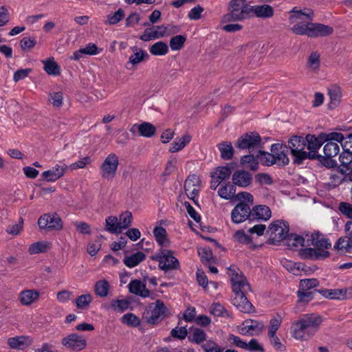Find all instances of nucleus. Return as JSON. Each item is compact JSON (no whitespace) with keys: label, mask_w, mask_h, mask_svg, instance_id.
<instances>
[{"label":"nucleus","mask_w":352,"mask_h":352,"mask_svg":"<svg viewBox=\"0 0 352 352\" xmlns=\"http://www.w3.org/2000/svg\"><path fill=\"white\" fill-rule=\"evenodd\" d=\"M229 271L232 272L231 282L234 294L232 304L241 312H254V307L246 297L247 292L251 290L246 278L242 273L239 274L236 272V266H231Z\"/></svg>","instance_id":"f257e3e1"},{"label":"nucleus","mask_w":352,"mask_h":352,"mask_svg":"<svg viewBox=\"0 0 352 352\" xmlns=\"http://www.w3.org/2000/svg\"><path fill=\"white\" fill-rule=\"evenodd\" d=\"M322 317L316 314H305L294 321L291 327L292 336L299 340H308L318 331Z\"/></svg>","instance_id":"f03ea898"},{"label":"nucleus","mask_w":352,"mask_h":352,"mask_svg":"<svg viewBox=\"0 0 352 352\" xmlns=\"http://www.w3.org/2000/svg\"><path fill=\"white\" fill-rule=\"evenodd\" d=\"M228 13L223 15V23L243 21L251 18L252 8L246 0H231L229 3Z\"/></svg>","instance_id":"7ed1b4c3"},{"label":"nucleus","mask_w":352,"mask_h":352,"mask_svg":"<svg viewBox=\"0 0 352 352\" xmlns=\"http://www.w3.org/2000/svg\"><path fill=\"white\" fill-rule=\"evenodd\" d=\"M288 146L294 157V163L301 164L304 160L310 158V153L305 151L306 141L301 136L294 135L288 141Z\"/></svg>","instance_id":"20e7f679"},{"label":"nucleus","mask_w":352,"mask_h":352,"mask_svg":"<svg viewBox=\"0 0 352 352\" xmlns=\"http://www.w3.org/2000/svg\"><path fill=\"white\" fill-rule=\"evenodd\" d=\"M342 138L341 133L331 132L329 133H321L318 136L308 134L306 135L305 140L306 144H307L309 153H317L318 150L327 140H341Z\"/></svg>","instance_id":"39448f33"},{"label":"nucleus","mask_w":352,"mask_h":352,"mask_svg":"<svg viewBox=\"0 0 352 352\" xmlns=\"http://www.w3.org/2000/svg\"><path fill=\"white\" fill-rule=\"evenodd\" d=\"M235 146L240 150L248 149L249 153H256L260 148H263L261 138L256 132H249L242 135L236 141Z\"/></svg>","instance_id":"423d86ee"},{"label":"nucleus","mask_w":352,"mask_h":352,"mask_svg":"<svg viewBox=\"0 0 352 352\" xmlns=\"http://www.w3.org/2000/svg\"><path fill=\"white\" fill-rule=\"evenodd\" d=\"M289 230V224L284 221L276 220L272 222L267 231L270 236V243L277 245L280 241L285 240Z\"/></svg>","instance_id":"0eeeda50"},{"label":"nucleus","mask_w":352,"mask_h":352,"mask_svg":"<svg viewBox=\"0 0 352 352\" xmlns=\"http://www.w3.org/2000/svg\"><path fill=\"white\" fill-rule=\"evenodd\" d=\"M152 258L159 262V267L164 272L176 270L179 267V261L169 250L160 249Z\"/></svg>","instance_id":"6e6552de"},{"label":"nucleus","mask_w":352,"mask_h":352,"mask_svg":"<svg viewBox=\"0 0 352 352\" xmlns=\"http://www.w3.org/2000/svg\"><path fill=\"white\" fill-rule=\"evenodd\" d=\"M119 160L115 153L109 154L100 166L101 176L107 179H112L116 175Z\"/></svg>","instance_id":"1a4fd4ad"},{"label":"nucleus","mask_w":352,"mask_h":352,"mask_svg":"<svg viewBox=\"0 0 352 352\" xmlns=\"http://www.w3.org/2000/svg\"><path fill=\"white\" fill-rule=\"evenodd\" d=\"M155 304V307L151 309L150 313L147 312V315L146 316L147 322L152 324L160 322L167 316L168 312V308L162 300H157Z\"/></svg>","instance_id":"9d476101"},{"label":"nucleus","mask_w":352,"mask_h":352,"mask_svg":"<svg viewBox=\"0 0 352 352\" xmlns=\"http://www.w3.org/2000/svg\"><path fill=\"white\" fill-rule=\"evenodd\" d=\"M38 225L41 229L59 230L63 228L62 220L56 213L42 215L38 220Z\"/></svg>","instance_id":"9b49d317"},{"label":"nucleus","mask_w":352,"mask_h":352,"mask_svg":"<svg viewBox=\"0 0 352 352\" xmlns=\"http://www.w3.org/2000/svg\"><path fill=\"white\" fill-rule=\"evenodd\" d=\"M252 210L248 204L243 201L239 203L231 212L232 221L234 223H240L248 219L250 221Z\"/></svg>","instance_id":"f8f14e48"},{"label":"nucleus","mask_w":352,"mask_h":352,"mask_svg":"<svg viewBox=\"0 0 352 352\" xmlns=\"http://www.w3.org/2000/svg\"><path fill=\"white\" fill-rule=\"evenodd\" d=\"M298 255L302 259L317 261L329 257L330 252L328 250H316L314 248L307 246L299 250Z\"/></svg>","instance_id":"ddd939ff"},{"label":"nucleus","mask_w":352,"mask_h":352,"mask_svg":"<svg viewBox=\"0 0 352 352\" xmlns=\"http://www.w3.org/2000/svg\"><path fill=\"white\" fill-rule=\"evenodd\" d=\"M306 246L313 245L316 250H327L331 246V243L329 239L318 232H314L310 235L306 234Z\"/></svg>","instance_id":"4468645a"},{"label":"nucleus","mask_w":352,"mask_h":352,"mask_svg":"<svg viewBox=\"0 0 352 352\" xmlns=\"http://www.w3.org/2000/svg\"><path fill=\"white\" fill-rule=\"evenodd\" d=\"M62 344L67 348L74 351H79L86 346V340L84 338L76 333H72L64 338L62 340Z\"/></svg>","instance_id":"2eb2a0df"},{"label":"nucleus","mask_w":352,"mask_h":352,"mask_svg":"<svg viewBox=\"0 0 352 352\" xmlns=\"http://www.w3.org/2000/svg\"><path fill=\"white\" fill-rule=\"evenodd\" d=\"M264 329L265 325L262 322L247 320L243 322L239 332L242 335L256 336L261 333Z\"/></svg>","instance_id":"dca6fc26"},{"label":"nucleus","mask_w":352,"mask_h":352,"mask_svg":"<svg viewBox=\"0 0 352 352\" xmlns=\"http://www.w3.org/2000/svg\"><path fill=\"white\" fill-rule=\"evenodd\" d=\"M287 151V146H283V144L277 143L271 146V152H272L276 164L278 166H284L289 164V160L286 153Z\"/></svg>","instance_id":"f3484780"},{"label":"nucleus","mask_w":352,"mask_h":352,"mask_svg":"<svg viewBox=\"0 0 352 352\" xmlns=\"http://www.w3.org/2000/svg\"><path fill=\"white\" fill-rule=\"evenodd\" d=\"M67 168V166L65 164H56L51 169L43 172L42 177L47 182H55L64 175Z\"/></svg>","instance_id":"a211bd4d"},{"label":"nucleus","mask_w":352,"mask_h":352,"mask_svg":"<svg viewBox=\"0 0 352 352\" xmlns=\"http://www.w3.org/2000/svg\"><path fill=\"white\" fill-rule=\"evenodd\" d=\"M333 32V29L331 26L319 23H310L309 33L311 38L329 36Z\"/></svg>","instance_id":"6ab92c4d"},{"label":"nucleus","mask_w":352,"mask_h":352,"mask_svg":"<svg viewBox=\"0 0 352 352\" xmlns=\"http://www.w3.org/2000/svg\"><path fill=\"white\" fill-rule=\"evenodd\" d=\"M232 182L236 186L245 188L252 182V175L244 170H238L232 175Z\"/></svg>","instance_id":"aec40b11"},{"label":"nucleus","mask_w":352,"mask_h":352,"mask_svg":"<svg viewBox=\"0 0 352 352\" xmlns=\"http://www.w3.org/2000/svg\"><path fill=\"white\" fill-rule=\"evenodd\" d=\"M272 215L271 210L266 206H256L252 210L250 221L258 220H268Z\"/></svg>","instance_id":"412c9836"},{"label":"nucleus","mask_w":352,"mask_h":352,"mask_svg":"<svg viewBox=\"0 0 352 352\" xmlns=\"http://www.w3.org/2000/svg\"><path fill=\"white\" fill-rule=\"evenodd\" d=\"M128 288L131 294L142 298H146L150 294L149 290L146 287V284L138 279L131 280L128 285Z\"/></svg>","instance_id":"4be33fe9"},{"label":"nucleus","mask_w":352,"mask_h":352,"mask_svg":"<svg viewBox=\"0 0 352 352\" xmlns=\"http://www.w3.org/2000/svg\"><path fill=\"white\" fill-rule=\"evenodd\" d=\"M33 342L31 337L27 336H20L10 338L8 340V344L11 349H23L30 346Z\"/></svg>","instance_id":"5701e85b"},{"label":"nucleus","mask_w":352,"mask_h":352,"mask_svg":"<svg viewBox=\"0 0 352 352\" xmlns=\"http://www.w3.org/2000/svg\"><path fill=\"white\" fill-rule=\"evenodd\" d=\"M328 95L330 102L328 104L329 109L336 108L341 102L342 91L340 87L337 85H332L328 88Z\"/></svg>","instance_id":"b1692460"},{"label":"nucleus","mask_w":352,"mask_h":352,"mask_svg":"<svg viewBox=\"0 0 352 352\" xmlns=\"http://www.w3.org/2000/svg\"><path fill=\"white\" fill-rule=\"evenodd\" d=\"M348 236H342L338 239L333 246V249L342 254L352 253V237L349 235V232H346Z\"/></svg>","instance_id":"393cba45"},{"label":"nucleus","mask_w":352,"mask_h":352,"mask_svg":"<svg viewBox=\"0 0 352 352\" xmlns=\"http://www.w3.org/2000/svg\"><path fill=\"white\" fill-rule=\"evenodd\" d=\"M252 11L251 18L256 16L258 18H270L274 15V9L269 5L251 6Z\"/></svg>","instance_id":"a878e982"},{"label":"nucleus","mask_w":352,"mask_h":352,"mask_svg":"<svg viewBox=\"0 0 352 352\" xmlns=\"http://www.w3.org/2000/svg\"><path fill=\"white\" fill-rule=\"evenodd\" d=\"M40 296V293L35 289H26L19 294V301L23 305L29 306L36 302Z\"/></svg>","instance_id":"bb28decb"},{"label":"nucleus","mask_w":352,"mask_h":352,"mask_svg":"<svg viewBox=\"0 0 352 352\" xmlns=\"http://www.w3.org/2000/svg\"><path fill=\"white\" fill-rule=\"evenodd\" d=\"M135 127H137L140 135L146 137V138L152 137L153 135H155V133L156 132L155 126L150 122H144L138 125L135 124L133 126L131 131L132 132H133L134 129Z\"/></svg>","instance_id":"cd10ccee"},{"label":"nucleus","mask_w":352,"mask_h":352,"mask_svg":"<svg viewBox=\"0 0 352 352\" xmlns=\"http://www.w3.org/2000/svg\"><path fill=\"white\" fill-rule=\"evenodd\" d=\"M131 50L133 54L130 56L129 63H131L132 65H138L149 57V55L145 50L140 49L136 46L133 47Z\"/></svg>","instance_id":"c85d7f7f"},{"label":"nucleus","mask_w":352,"mask_h":352,"mask_svg":"<svg viewBox=\"0 0 352 352\" xmlns=\"http://www.w3.org/2000/svg\"><path fill=\"white\" fill-rule=\"evenodd\" d=\"M285 240H286L287 245L291 250H294L298 246H306L307 239L296 234H287Z\"/></svg>","instance_id":"c756f323"},{"label":"nucleus","mask_w":352,"mask_h":352,"mask_svg":"<svg viewBox=\"0 0 352 352\" xmlns=\"http://www.w3.org/2000/svg\"><path fill=\"white\" fill-rule=\"evenodd\" d=\"M146 258V255L142 252L138 251L129 256H126L123 263L128 267L132 268L139 265Z\"/></svg>","instance_id":"7c9ffc66"},{"label":"nucleus","mask_w":352,"mask_h":352,"mask_svg":"<svg viewBox=\"0 0 352 352\" xmlns=\"http://www.w3.org/2000/svg\"><path fill=\"white\" fill-rule=\"evenodd\" d=\"M217 147L221 153V157L223 160H231L234 154V148L230 142L225 141L219 143Z\"/></svg>","instance_id":"2f4dec72"},{"label":"nucleus","mask_w":352,"mask_h":352,"mask_svg":"<svg viewBox=\"0 0 352 352\" xmlns=\"http://www.w3.org/2000/svg\"><path fill=\"white\" fill-rule=\"evenodd\" d=\"M333 157H328L327 155H320L317 153L311 154L309 160H317L322 166L328 168H335L337 166V162L333 159Z\"/></svg>","instance_id":"473e14b6"},{"label":"nucleus","mask_w":352,"mask_h":352,"mask_svg":"<svg viewBox=\"0 0 352 352\" xmlns=\"http://www.w3.org/2000/svg\"><path fill=\"white\" fill-rule=\"evenodd\" d=\"M189 332L190 336H188V340L190 342H195L196 344H201V342L206 340V333L202 329L191 327L189 329Z\"/></svg>","instance_id":"72a5a7b5"},{"label":"nucleus","mask_w":352,"mask_h":352,"mask_svg":"<svg viewBox=\"0 0 352 352\" xmlns=\"http://www.w3.org/2000/svg\"><path fill=\"white\" fill-rule=\"evenodd\" d=\"M110 286L107 280H98L94 285V292L100 297H106L109 292Z\"/></svg>","instance_id":"f704fd0d"},{"label":"nucleus","mask_w":352,"mask_h":352,"mask_svg":"<svg viewBox=\"0 0 352 352\" xmlns=\"http://www.w3.org/2000/svg\"><path fill=\"white\" fill-rule=\"evenodd\" d=\"M262 149L263 148H260L256 153V157L260 159L262 164L265 166H272L276 164V161L274 157L272 152H265Z\"/></svg>","instance_id":"c9c22d12"},{"label":"nucleus","mask_w":352,"mask_h":352,"mask_svg":"<svg viewBox=\"0 0 352 352\" xmlns=\"http://www.w3.org/2000/svg\"><path fill=\"white\" fill-rule=\"evenodd\" d=\"M323 147L324 154L328 157H336L340 152V146L336 140H327Z\"/></svg>","instance_id":"e433bc0d"},{"label":"nucleus","mask_w":352,"mask_h":352,"mask_svg":"<svg viewBox=\"0 0 352 352\" xmlns=\"http://www.w3.org/2000/svg\"><path fill=\"white\" fill-rule=\"evenodd\" d=\"M153 234L157 242L161 246H168L169 241L166 237V230L163 227H156L153 230Z\"/></svg>","instance_id":"4c0bfd02"},{"label":"nucleus","mask_w":352,"mask_h":352,"mask_svg":"<svg viewBox=\"0 0 352 352\" xmlns=\"http://www.w3.org/2000/svg\"><path fill=\"white\" fill-rule=\"evenodd\" d=\"M105 230L113 234H120L121 230L116 217L110 216L105 220Z\"/></svg>","instance_id":"58836bf2"},{"label":"nucleus","mask_w":352,"mask_h":352,"mask_svg":"<svg viewBox=\"0 0 352 352\" xmlns=\"http://www.w3.org/2000/svg\"><path fill=\"white\" fill-rule=\"evenodd\" d=\"M149 51L154 56H164L168 52V47L166 43L158 41L149 47Z\"/></svg>","instance_id":"ea45409f"},{"label":"nucleus","mask_w":352,"mask_h":352,"mask_svg":"<svg viewBox=\"0 0 352 352\" xmlns=\"http://www.w3.org/2000/svg\"><path fill=\"white\" fill-rule=\"evenodd\" d=\"M191 137L189 135H184L179 140L173 142L170 146L169 151L175 153L182 150L187 144L190 142Z\"/></svg>","instance_id":"a19ab883"},{"label":"nucleus","mask_w":352,"mask_h":352,"mask_svg":"<svg viewBox=\"0 0 352 352\" xmlns=\"http://www.w3.org/2000/svg\"><path fill=\"white\" fill-rule=\"evenodd\" d=\"M320 54L317 51L312 52L308 57L307 67L311 71L318 70L320 65Z\"/></svg>","instance_id":"79ce46f5"},{"label":"nucleus","mask_w":352,"mask_h":352,"mask_svg":"<svg viewBox=\"0 0 352 352\" xmlns=\"http://www.w3.org/2000/svg\"><path fill=\"white\" fill-rule=\"evenodd\" d=\"M50 249V243L47 241H38L31 244L29 247L28 251L30 254H36L42 252H45Z\"/></svg>","instance_id":"37998d69"},{"label":"nucleus","mask_w":352,"mask_h":352,"mask_svg":"<svg viewBox=\"0 0 352 352\" xmlns=\"http://www.w3.org/2000/svg\"><path fill=\"white\" fill-rule=\"evenodd\" d=\"M155 29V32L157 34L158 38H162L166 34H169L170 33L175 34L177 33L179 31V29L177 26L168 25L165 26L164 25H157L153 27Z\"/></svg>","instance_id":"c03bdc74"},{"label":"nucleus","mask_w":352,"mask_h":352,"mask_svg":"<svg viewBox=\"0 0 352 352\" xmlns=\"http://www.w3.org/2000/svg\"><path fill=\"white\" fill-rule=\"evenodd\" d=\"M199 185H200V179L199 177L195 175L192 174L189 175L184 182V190H191L193 189L199 190Z\"/></svg>","instance_id":"a18cd8bd"},{"label":"nucleus","mask_w":352,"mask_h":352,"mask_svg":"<svg viewBox=\"0 0 352 352\" xmlns=\"http://www.w3.org/2000/svg\"><path fill=\"white\" fill-rule=\"evenodd\" d=\"M44 64V70L49 75L56 76L60 74V69L57 63L54 61V58H50L46 60H43Z\"/></svg>","instance_id":"49530a36"},{"label":"nucleus","mask_w":352,"mask_h":352,"mask_svg":"<svg viewBox=\"0 0 352 352\" xmlns=\"http://www.w3.org/2000/svg\"><path fill=\"white\" fill-rule=\"evenodd\" d=\"M186 41V36L177 35L170 38L169 45L172 50H180L184 47Z\"/></svg>","instance_id":"de8ad7c7"},{"label":"nucleus","mask_w":352,"mask_h":352,"mask_svg":"<svg viewBox=\"0 0 352 352\" xmlns=\"http://www.w3.org/2000/svg\"><path fill=\"white\" fill-rule=\"evenodd\" d=\"M232 173V167L226 166H219L216 168V170L212 174L216 176L221 182L227 179H228Z\"/></svg>","instance_id":"09e8293b"},{"label":"nucleus","mask_w":352,"mask_h":352,"mask_svg":"<svg viewBox=\"0 0 352 352\" xmlns=\"http://www.w3.org/2000/svg\"><path fill=\"white\" fill-rule=\"evenodd\" d=\"M124 16V11L122 8H119L114 14H108L104 21V23L107 25H116L120 22Z\"/></svg>","instance_id":"8fccbe9b"},{"label":"nucleus","mask_w":352,"mask_h":352,"mask_svg":"<svg viewBox=\"0 0 352 352\" xmlns=\"http://www.w3.org/2000/svg\"><path fill=\"white\" fill-rule=\"evenodd\" d=\"M282 322V317L280 315L277 314L275 316H274L270 322L269 330H268V336H274L276 334V331L280 327Z\"/></svg>","instance_id":"3c124183"},{"label":"nucleus","mask_w":352,"mask_h":352,"mask_svg":"<svg viewBox=\"0 0 352 352\" xmlns=\"http://www.w3.org/2000/svg\"><path fill=\"white\" fill-rule=\"evenodd\" d=\"M310 23H297L294 25L292 30V32L297 35H307L308 37H310Z\"/></svg>","instance_id":"603ef678"},{"label":"nucleus","mask_w":352,"mask_h":352,"mask_svg":"<svg viewBox=\"0 0 352 352\" xmlns=\"http://www.w3.org/2000/svg\"><path fill=\"white\" fill-rule=\"evenodd\" d=\"M132 219L133 215L129 211H126L120 215L119 226H120L121 232L123 229H126L131 225Z\"/></svg>","instance_id":"864d4df0"},{"label":"nucleus","mask_w":352,"mask_h":352,"mask_svg":"<svg viewBox=\"0 0 352 352\" xmlns=\"http://www.w3.org/2000/svg\"><path fill=\"white\" fill-rule=\"evenodd\" d=\"M339 160L342 166L346 168V170H351V164L352 163V152L349 151H344L343 150L342 153L339 156Z\"/></svg>","instance_id":"5fc2aeb1"},{"label":"nucleus","mask_w":352,"mask_h":352,"mask_svg":"<svg viewBox=\"0 0 352 352\" xmlns=\"http://www.w3.org/2000/svg\"><path fill=\"white\" fill-rule=\"evenodd\" d=\"M318 285L319 281L316 278L302 279L300 281L299 288L302 290L311 291V289L318 287Z\"/></svg>","instance_id":"6e6d98bb"},{"label":"nucleus","mask_w":352,"mask_h":352,"mask_svg":"<svg viewBox=\"0 0 352 352\" xmlns=\"http://www.w3.org/2000/svg\"><path fill=\"white\" fill-rule=\"evenodd\" d=\"M92 299L93 298L89 294L81 295L76 299V306L78 309H84L87 307L90 302L92 301Z\"/></svg>","instance_id":"4d7b16f0"},{"label":"nucleus","mask_w":352,"mask_h":352,"mask_svg":"<svg viewBox=\"0 0 352 352\" xmlns=\"http://www.w3.org/2000/svg\"><path fill=\"white\" fill-rule=\"evenodd\" d=\"M314 293H316L315 289L313 291H307L302 290L300 288H299L297 292L298 302L305 303L310 302L314 298Z\"/></svg>","instance_id":"13d9d810"},{"label":"nucleus","mask_w":352,"mask_h":352,"mask_svg":"<svg viewBox=\"0 0 352 352\" xmlns=\"http://www.w3.org/2000/svg\"><path fill=\"white\" fill-rule=\"evenodd\" d=\"M210 313L217 317H230L228 311L219 303H215L212 305Z\"/></svg>","instance_id":"bf43d9fd"},{"label":"nucleus","mask_w":352,"mask_h":352,"mask_svg":"<svg viewBox=\"0 0 352 352\" xmlns=\"http://www.w3.org/2000/svg\"><path fill=\"white\" fill-rule=\"evenodd\" d=\"M49 101L55 107H60L63 104V93L61 91L51 92L49 94Z\"/></svg>","instance_id":"052dcab7"},{"label":"nucleus","mask_w":352,"mask_h":352,"mask_svg":"<svg viewBox=\"0 0 352 352\" xmlns=\"http://www.w3.org/2000/svg\"><path fill=\"white\" fill-rule=\"evenodd\" d=\"M205 352H223L224 348L212 340H208L201 346Z\"/></svg>","instance_id":"680f3d73"},{"label":"nucleus","mask_w":352,"mask_h":352,"mask_svg":"<svg viewBox=\"0 0 352 352\" xmlns=\"http://www.w3.org/2000/svg\"><path fill=\"white\" fill-rule=\"evenodd\" d=\"M342 138L341 140H336V142L340 143L342 149L344 151H351L352 152V133L346 135L344 136L343 133H341Z\"/></svg>","instance_id":"e2e57ef3"},{"label":"nucleus","mask_w":352,"mask_h":352,"mask_svg":"<svg viewBox=\"0 0 352 352\" xmlns=\"http://www.w3.org/2000/svg\"><path fill=\"white\" fill-rule=\"evenodd\" d=\"M188 335V330L186 327H176L170 331V336L179 340H184Z\"/></svg>","instance_id":"0e129e2a"},{"label":"nucleus","mask_w":352,"mask_h":352,"mask_svg":"<svg viewBox=\"0 0 352 352\" xmlns=\"http://www.w3.org/2000/svg\"><path fill=\"white\" fill-rule=\"evenodd\" d=\"M234 239L236 241L243 244H249L252 242V238L243 230H237L234 234Z\"/></svg>","instance_id":"69168bd1"},{"label":"nucleus","mask_w":352,"mask_h":352,"mask_svg":"<svg viewBox=\"0 0 352 352\" xmlns=\"http://www.w3.org/2000/svg\"><path fill=\"white\" fill-rule=\"evenodd\" d=\"M159 38L157 34L155 32L154 28H148L144 30L143 34L140 36V39L143 41H149Z\"/></svg>","instance_id":"338daca9"},{"label":"nucleus","mask_w":352,"mask_h":352,"mask_svg":"<svg viewBox=\"0 0 352 352\" xmlns=\"http://www.w3.org/2000/svg\"><path fill=\"white\" fill-rule=\"evenodd\" d=\"M122 322L124 324L131 325L132 327H138L140 323V319L133 314H126L122 316Z\"/></svg>","instance_id":"774afa93"}]
</instances>
